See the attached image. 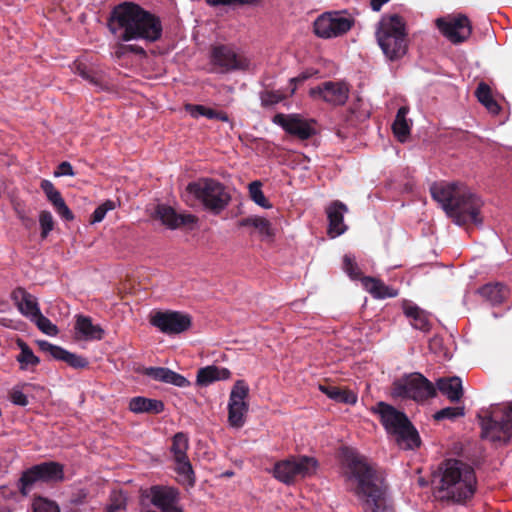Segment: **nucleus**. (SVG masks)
<instances>
[{
  "mask_svg": "<svg viewBox=\"0 0 512 512\" xmlns=\"http://www.w3.org/2000/svg\"><path fill=\"white\" fill-rule=\"evenodd\" d=\"M343 477L347 489L357 497L363 512H395L383 478L364 456L348 452Z\"/></svg>",
  "mask_w": 512,
  "mask_h": 512,
  "instance_id": "nucleus-1",
  "label": "nucleus"
},
{
  "mask_svg": "<svg viewBox=\"0 0 512 512\" xmlns=\"http://www.w3.org/2000/svg\"><path fill=\"white\" fill-rule=\"evenodd\" d=\"M110 32L120 41H158L162 36L160 19L133 2H123L113 8L108 21Z\"/></svg>",
  "mask_w": 512,
  "mask_h": 512,
  "instance_id": "nucleus-2",
  "label": "nucleus"
},
{
  "mask_svg": "<svg viewBox=\"0 0 512 512\" xmlns=\"http://www.w3.org/2000/svg\"><path fill=\"white\" fill-rule=\"evenodd\" d=\"M431 195L457 225L472 222L482 224L480 210L482 200L460 183H434L430 187Z\"/></svg>",
  "mask_w": 512,
  "mask_h": 512,
  "instance_id": "nucleus-3",
  "label": "nucleus"
},
{
  "mask_svg": "<svg viewBox=\"0 0 512 512\" xmlns=\"http://www.w3.org/2000/svg\"><path fill=\"white\" fill-rule=\"evenodd\" d=\"M436 497L442 501L463 504L470 500L477 489L474 468L459 459H446L438 467Z\"/></svg>",
  "mask_w": 512,
  "mask_h": 512,
  "instance_id": "nucleus-4",
  "label": "nucleus"
},
{
  "mask_svg": "<svg viewBox=\"0 0 512 512\" xmlns=\"http://www.w3.org/2000/svg\"><path fill=\"white\" fill-rule=\"evenodd\" d=\"M479 415L481 438L499 447L512 438V403H495Z\"/></svg>",
  "mask_w": 512,
  "mask_h": 512,
  "instance_id": "nucleus-5",
  "label": "nucleus"
},
{
  "mask_svg": "<svg viewBox=\"0 0 512 512\" xmlns=\"http://www.w3.org/2000/svg\"><path fill=\"white\" fill-rule=\"evenodd\" d=\"M376 39L384 55L391 61L402 58L408 49L405 22L398 15L383 16L376 29Z\"/></svg>",
  "mask_w": 512,
  "mask_h": 512,
  "instance_id": "nucleus-6",
  "label": "nucleus"
},
{
  "mask_svg": "<svg viewBox=\"0 0 512 512\" xmlns=\"http://www.w3.org/2000/svg\"><path fill=\"white\" fill-rule=\"evenodd\" d=\"M380 415L386 431L393 435L402 449H414L420 445V437L407 416L391 405L379 402L374 409Z\"/></svg>",
  "mask_w": 512,
  "mask_h": 512,
  "instance_id": "nucleus-7",
  "label": "nucleus"
},
{
  "mask_svg": "<svg viewBox=\"0 0 512 512\" xmlns=\"http://www.w3.org/2000/svg\"><path fill=\"white\" fill-rule=\"evenodd\" d=\"M186 195L199 201L207 210L215 214L224 210L231 199L224 185L210 178L189 183L186 187Z\"/></svg>",
  "mask_w": 512,
  "mask_h": 512,
  "instance_id": "nucleus-8",
  "label": "nucleus"
},
{
  "mask_svg": "<svg viewBox=\"0 0 512 512\" xmlns=\"http://www.w3.org/2000/svg\"><path fill=\"white\" fill-rule=\"evenodd\" d=\"M318 461L310 456H292L275 463L273 476L280 482L291 485L299 479L316 474Z\"/></svg>",
  "mask_w": 512,
  "mask_h": 512,
  "instance_id": "nucleus-9",
  "label": "nucleus"
},
{
  "mask_svg": "<svg viewBox=\"0 0 512 512\" xmlns=\"http://www.w3.org/2000/svg\"><path fill=\"white\" fill-rule=\"evenodd\" d=\"M434 385L420 373H412L393 382L391 395L394 398H409L417 402L435 396Z\"/></svg>",
  "mask_w": 512,
  "mask_h": 512,
  "instance_id": "nucleus-10",
  "label": "nucleus"
},
{
  "mask_svg": "<svg viewBox=\"0 0 512 512\" xmlns=\"http://www.w3.org/2000/svg\"><path fill=\"white\" fill-rule=\"evenodd\" d=\"M354 23V18L345 10L324 12L314 21V32L323 39L337 38L349 32Z\"/></svg>",
  "mask_w": 512,
  "mask_h": 512,
  "instance_id": "nucleus-11",
  "label": "nucleus"
},
{
  "mask_svg": "<svg viewBox=\"0 0 512 512\" xmlns=\"http://www.w3.org/2000/svg\"><path fill=\"white\" fill-rule=\"evenodd\" d=\"M249 387L244 380H237L233 385L228 401V423L232 428L240 429L246 422L249 405L246 399Z\"/></svg>",
  "mask_w": 512,
  "mask_h": 512,
  "instance_id": "nucleus-12",
  "label": "nucleus"
},
{
  "mask_svg": "<svg viewBox=\"0 0 512 512\" xmlns=\"http://www.w3.org/2000/svg\"><path fill=\"white\" fill-rule=\"evenodd\" d=\"M212 71L217 73H227L234 70H248L250 61L235 51L224 45L216 46L211 53Z\"/></svg>",
  "mask_w": 512,
  "mask_h": 512,
  "instance_id": "nucleus-13",
  "label": "nucleus"
},
{
  "mask_svg": "<svg viewBox=\"0 0 512 512\" xmlns=\"http://www.w3.org/2000/svg\"><path fill=\"white\" fill-rule=\"evenodd\" d=\"M350 88L344 81H325L309 90L315 100H322L330 105H344L349 98Z\"/></svg>",
  "mask_w": 512,
  "mask_h": 512,
  "instance_id": "nucleus-14",
  "label": "nucleus"
},
{
  "mask_svg": "<svg viewBox=\"0 0 512 512\" xmlns=\"http://www.w3.org/2000/svg\"><path fill=\"white\" fill-rule=\"evenodd\" d=\"M436 24L441 33L454 44L466 41L472 32L470 21L465 15L439 18Z\"/></svg>",
  "mask_w": 512,
  "mask_h": 512,
  "instance_id": "nucleus-15",
  "label": "nucleus"
},
{
  "mask_svg": "<svg viewBox=\"0 0 512 512\" xmlns=\"http://www.w3.org/2000/svg\"><path fill=\"white\" fill-rule=\"evenodd\" d=\"M150 323L165 334H179L190 328L191 318L176 311H159L151 317Z\"/></svg>",
  "mask_w": 512,
  "mask_h": 512,
  "instance_id": "nucleus-16",
  "label": "nucleus"
},
{
  "mask_svg": "<svg viewBox=\"0 0 512 512\" xmlns=\"http://www.w3.org/2000/svg\"><path fill=\"white\" fill-rule=\"evenodd\" d=\"M273 122L280 125L287 133L303 140L310 138L315 132L310 123L297 114H277L274 116Z\"/></svg>",
  "mask_w": 512,
  "mask_h": 512,
  "instance_id": "nucleus-17",
  "label": "nucleus"
},
{
  "mask_svg": "<svg viewBox=\"0 0 512 512\" xmlns=\"http://www.w3.org/2000/svg\"><path fill=\"white\" fill-rule=\"evenodd\" d=\"M39 348L43 351L51 355L56 360L63 361L67 363L70 367L75 369H83L86 368L89 364L88 360L78 354L67 351L66 349L53 345L48 341L40 340L37 342Z\"/></svg>",
  "mask_w": 512,
  "mask_h": 512,
  "instance_id": "nucleus-18",
  "label": "nucleus"
},
{
  "mask_svg": "<svg viewBox=\"0 0 512 512\" xmlns=\"http://www.w3.org/2000/svg\"><path fill=\"white\" fill-rule=\"evenodd\" d=\"M71 70L99 90H104L108 87L103 71L88 64L83 59L75 60L71 65Z\"/></svg>",
  "mask_w": 512,
  "mask_h": 512,
  "instance_id": "nucleus-19",
  "label": "nucleus"
},
{
  "mask_svg": "<svg viewBox=\"0 0 512 512\" xmlns=\"http://www.w3.org/2000/svg\"><path fill=\"white\" fill-rule=\"evenodd\" d=\"M347 212V206L340 201H334L327 207L328 233L332 238L340 236L347 230V226L344 223V214Z\"/></svg>",
  "mask_w": 512,
  "mask_h": 512,
  "instance_id": "nucleus-20",
  "label": "nucleus"
},
{
  "mask_svg": "<svg viewBox=\"0 0 512 512\" xmlns=\"http://www.w3.org/2000/svg\"><path fill=\"white\" fill-rule=\"evenodd\" d=\"M156 216L170 229H176L183 225H190L196 222L192 214H177L170 206L159 205L156 209Z\"/></svg>",
  "mask_w": 512,
  "mask_h": 512,
  "instance_id": "nucleus-21",
  "label": "nucleus"
},
{
  "mask_svg": "<svg viewBox=\"0 0 512 512\" xmlns=\"http://www.w3.org/2000/svg\"><path fill=\"white\" fill-rule=\"evenodd\" d=\"M76 338L85 341L101 340L104 336L103 328L92 322L88 316L78 315L75 323Z\"/></svg>",
  "mask_w": 512,
  "mask_h": 512,
  "instance_id": "nucleus-22",
  "label": "nucleus"
},
{
  "mask_svg": "<svg viewBox=\"0 0 512 512\" xmlns=\"http://www.w3.org/2000/svg\"><path fill=\"white\" fill-rule=\"evenodd\" d=\"M145 375L155 381L172 384L176 387H187L190 382L182 375L165 367H149L145 369Z\"/></svg>",
  "mask_w": 512,
  "mask_h": 512,
  "instance_id": "nucleus-23",
  "label": "nucleus"
},
{
  "mask_svg": "<svg viewBox=\"0 0 512 512\" xmlns=\"http://www.w3.org/2000/svg\"><path fill=\"white\" fill-rule=\"evenodd\" d=\"M12 298L15 301L19 311L30 320H32L40 312L37 299L30 293L26 292L24 289L18 288L14 290L12 293Z\"/></svg>",
  "mask_w": 512,
  "mask_h": 512,
  "instance_id": "nucleus-24",
  "label": "nucleus"
},
{
  "mask_svg": "<svg viewBox=\"0 0 512 512\" xmlns=\"http://www.w3.org/2000/svg\"><path fill=\"white\" fill-rule=\"evenodd\" d=\"M403 313L409 319L413 328L427 332L430 330V320L428 314L420 307L405 302L403 304Z\"/></svg>",
  "mask_w": 512,
  "mask_h": 512,
  "instance_id": "nucleus-25",
  "label": "nucleus"
},
{
  "mask_svg": "<svg viewBox=\"0 0 512 512\" xmlns=\"http://www.w3.org/2000/svg\"><path fill=\"white\" fill-rule=\"evenodd\" d=\"M363 287L375 299L392 298L398 295V291L390 286H387L381 280L374 277L361 278Z\"/></svg>",
  "mask_w": 512,
  "mask_h": 512,
  "instance_id": "nucleus-26",
  "label": "nucleus"
},
{
  "mask_svg": "<svg viewBox=\"0 0 512 512\" xmlns=\"http://www.w3.org/2000/svg\"><path fill=\"white\" fill-rule=\"evenodd\" d=\"M436 384L438 390L451 402H458L463 396L462 381L457 376L440 378Z\"/></svg>",
  "mask_w": 512,
  "mask_h": 512,
  "instance_id": "nucleus-27",
  "label": "nucleus"
},
{
  "mask_svg": "<svg viewBox=\"0 0 512 512\" xmlns=\"http://www.w3.org/2000/svg\"><path fill=\"white\" fill-rule=\"evenodd\" d=\"M230 377L231 372L227 368L210 365L199 369L197 383L202 386H208L215 381L227 380Z\"/></svg>",
  "mask_w": 512,
  "mask_h": 512,
  "instance_id": "nucleus-28",
  "label": "nucleus"
},
{
  "mask_svg": "<svg viewBox=\"0 0 512 512\" xmlns=\"http://www.w3.org/2000/svg\"><path fill=\"white\" fill-rule=\"evenodd\" d=\"M129 409L134 413L159 414L164 411V404L160 400L138 396L129 401Z\"/></svg>",
  "mask_w": 512,
  "mask_h": 512,
  "instance_id": "nucleus-29",
  "label": "nucleus"
},
{
  "mask_svg": "<svg viewBox=\"0 0 512 512\" xmlns=\"http://www.w3.org/2000/svg\"><path fill=\"white\" fill-rule=\"evenodd\" d=\"M239 227H251L255 229L263 238H270L274 235L272 225L269 220L260 216H249L238 221Z\"/></svg>",
  "mask_w": 512,
  "mask_h": 512,
  "instance_id": "nucleus-30",
  "label": "nucleus"
},
{
  "mask_svg": "<svg viewBox=\"0 0 512 512\" xmlns=\"http://www.w3.org/2000/svg\"><path fill=\"white\" fill-rule=\"evenodd\" d=\"M479 294L490 304L499 305L508 296V289L501 283L486 284L479 289Z\"/></svg>",
  "mask_w": 512,
  "mask_h": 512,
  "instance_id": "nucleus-31",
  "label": "nucleus"
},
{
  "mask_svg": "<svg viewBox=\"0 0 512 512\" xmlns=\"http://www.w3.org/2000/svg\"><path fill=\"white\" fill-rule=\"evenodd\" d=\"M17 345L20 348V353L17 355L16 360L20 365V369L34 371L36 366L40 363V359L23 340H18Z\"/></svg>",
  "mask_w": 512,
  "mask_h": 512,
  "instance_id": "nucleus-32",
  "label": "nucleus"
},
{
  "mask_svg": "<svg viewBox=\"0 0 512 512\" xmlns=\"http://www.w3.org/2000/svg\"><path fill=\"white\" fill-rule=\"evenodd\" d=\"M408 113V107H400L392 125L395 136L401 142H405L410 135V121L407 119Z\"/></svg>",
  "mask_w": 512,
  "mask_h": 512,
  "instance_id": "nucleus-33",
  "label": "nucleus"
},
{
  "mask_svg": "<svg viewBox=\"0 0 512 512\" xmlns=\"http://www.w3.org/2000/svg\"><path fill=\"white\" fill-rule=\"evenodd\" d=\"M185 109L193 118H199L203 116L208 119H217L223 122L229 121V117L225 112L216 111L204 105L188 104L185 106Z\"/></svg>",
  "mask_w": 512,
  "mask_h": 512,
  "instance_id": "nucleus-34",
  "label": "nucleus"
},
{
  "mask_svg": "<svg viewBox=\"0 0 512 512\" xmlns=\"http://www.w3.org/2000/svg\"><path fill=\"white\" fill-rule=\"evenodd\" d=\"M35 469L40 473L42 482L58 481L63 479V467L56 462H45L35 465Z\"/></svg>",
  "mask_w": 512,
  "mask_h": 512,
  "instance_id": "nucleus-35",
  "label": "nucleus"
},
{
  "mask_svg": "<svg viewBox=\"0 0 512 512\" xmlns=\"http://www.w3.org/2000/svg\"><path fill=\"white\" fill-rule=\"evenodd\" d=\"M320 390L326 394L330 399L345 404H355L357 401V395L345 389H340L335 386H323L320 385Z\"/></svg>",
  "mask_w": 512,
  "mask_h": 512,
  "instance_id": "nucleus-36",
  "label": "nucleus"
},
{
  "mask_svg": "<svg viewBox=\"0 0 512 512\" xmlns=\"http://www.w3.org/2000/svg\"><path fill=\"white\" fill-rule=\"evenodd\" d=\"M174 462L178 481L183 485L192 487L195 484V475L189 459L184 458L181 460H174Z\"/></svg>",
  "mask_w": 512,
  "mask_h": 512,
  "instance_id": "nucleus-37",
  "label": "nucleus"
},
{
  "mask_svg": "<svg viewBox=\"0 0 512 512\" xmlns=\"http://www.w3.org/2000/svg\"><path fill=\"white\" fill-rule=\"evenodd\" d=\"M475 95L479 102L482 103L489 112H491L492 114H497L499 112L500 107L497 104V102L493 99L491 89L486 83H479L475 91Z\"/></svg>",
  "mask_w": 512,
  "mask_h": 512,
  "instance_id": "nucleus-38",
  "label": "nucleus"
},
{
  "mask_svg": "<svg viewBox=\"0 0 512 512\" xmlns=\"http://www.w3.org/2000/svg\"><path fill=\"white\" fill-rule=\"evenodd\" d=\"M189 447L188 437L186 434L179 432L174 435L172 440L171 452L174 460L188 458L187 450Z\"/></svg>",
  "mask_w": 512,
  "mask_h": 512,
  "instance_id": "nucleus-39",
  "label": "nucleus"
},
{
  "mask_svg": "<svg viewBox=\"0 0 512 512\" xmlns=\"http://www.w3.org/2000/svg\"><path fill=\"white\" fill-rule=\"evenodd\" d=\"M39 481H42L41 476L40 473H38L35 469V466L24 471L18 484L20 492L23 495H27L33 488L34 484Z\"/></svg>",
  "mask_w": 512,
  "mask_h": 512,
  "instance_id": "nucleus-40",
  "label": "nucleus"
},
{
  "mask_svg": "<svg viewBox=\"0 0 512 512\" xmlns=\"http://www.w3.org/2000/svg\"><path fill=\"white\" fill-rule=\"evenodd\" d=\"M261 188L262 183L260 181L251 182L248 186L250 198L262 208L269 209L272 207V205L266 199Z\"/></svg>",
  "mask_w": 512,
  "mask_h": 512,
  "instance_id": "nucleus-41",
  "label": "nucleus"
},
{
  "mask_svg": "<svg viewBox=\"0 0 512 512\" xmlns=\"http://www.w3.org/2000/svg\"><path fill=\"white\" fill-rule=\"evenodd\" d=\"M127 497L120 490H114L109 497V503L106 506V512H119L126 509Z\"/></svg>",
  "mask_w": 512,
  "mask_h": 512,
  "instance_id": "nucleus-42",
  "label": "nucleus"
},
{
  "mask_svg": "<svg viewBox=\"0 0 512 512\" xmlns=\"http://www.w3.org/2000/svg\"><path fill=\"white\" fill-rule=\"evenodd\" d=\"M465 415V409L463 406L456 407H446L439 411H437L433 418L437 421H441L444 419L455 420L457 418L463 417Z\"/></svg>",
  "mask_w": 512,
  "mask_h": 512,
  "instance_id": "nucleus-43",
  "label": "nucleus"
},
{
  "mask_svg": "<svg viewBox=\"0 0 512 512\" xmlns=\"http://www.w3.org/2000/svg\"><path fill=\"white\" fill-rule=\"evenodd\" d=\"M36 324L39 330L49 336H56L58 334V328L53 324L47 317L39 312L32 320Z\"/></svg>",
  "mask_w": 512,
  "mask_h": 512,
  "instance_id": "nucleus-44",
  "label": "nucleus"
},
{
  "mask_svg": "<svg viewBox=\"0 0 512 512\" xmlns=\"http://www.w3.org/2000/svg\"><path fill=\"white\" fill-rule=\"evenodd\" d=\"M41 189L45 193L48 200L52 203L53 206L57 205L60 201L63 200L60 192L54 187L53 183L49 180H42Z\"/></svg>",
  "mask_w": 512,
  "mask_h": 512,
  "instance_id": "nucleus-45",
  "label": "nucleus"
},
{
  "mask_svg": "<svg viewBox=\"0 0 512 512\" xmlns=\"http://www.w3.org/2000/svg\"><path fill=\"white\" fill-rule=\"evenodd\" d=\"M41 237L46 238L54 228V219L49 211H41L39 214Z\"/></svg>",
  "mask_w": 512,
  "mask_h": 512,
  "instance_id": "nucleus-46",
  "label": "nucleus"
},
{
  "mask_svg": "<svg viewBox=\"0 0 512 512\" xmlns=\"http://www.w3.org/2000/svg\"><path fill=\"white\" fill-rule=\"evenodd\" d=\"M115 207L116 206L113 201L106 200L104 203H102L94 210L91 218V223L94 224L101 222L105 218L107 212L115 209Z\"/></svg>",
  "mask_w": 512,
  "mask_h": 512,
  "instance_id": "nucleus-47",
  "label": "nucleus"
},
{
  "mask_svg": "<svg viewBox=\"0 0 512 512\" xmlns=\"http://www.w3.org/2000/svg\"><path fill=\"white\" fill-rule=\"evenodd\" d=\"M343 269L352 279H357L361 275L360 269L358 268L355 259L350 255L344 256Z\"/></svg>",
  "mask_w": 512,
  "mask_h": 512,
  "instance_id": "nucleus-48",
  "label": "nucleus"
},
{
  "mask_svg": "<svg viewBox=\"0 0 512 512\" xmlns=\"http://www.w3.org/2000/svg\"><path fill=\"white\" fill-rule=\"evenodd\" d=\"M33 508L34 512H60L56 503L44 498L36 499L34 501Z\"/></svg>",
  "mask_w": 512,
  "mask_h": 512,
  "instance_id": "nucleus-49",
  "label": "nucleus"
},
{
  "mask_svg": "<svg viewBox=\"0 0 512 512\" xmlns=\"http://www.w3.org/2000/svg\"><path fill=\"white\" fill-rule=\"evenodd\" d=\"M126 52H132L139 55H144L145 50L138 46V45H119L117 49L115 50V55L120 58L122 57Z\"/></svg>",
  "mask_w": 512,
  "mask_h": 512,
  "instance_id": "nucleus-50",
  "label": "nucleus"
},
{
  "mask_svg": "<svg viewBox=\"0 0 512 512\" xmlns=\"http://www.w3.org/2000/svg\"><path fill=\"white\" fill-rule=\"evenodd\" d=\"M57 213L65 220L71 221L74 219V215L69 207L66 205L64 199L54 206Z\"/></svg>",
  "mask_w": 512,
  "mask_h": 512,
  "instance_id": "nucleus-51",
  "label": "nucleus"
},
{
  "mask_svg": "<svg viewBox=\"0 0 512 512\" xmlns=\"http://www.w3.org/2000/svg\"><path fill=\"white\" fill-rule=\"evenodd\" d=\"M259 0H206L211 6L232 5V4H255Z\"/></svg>",
  "mask_w": 512,
  "mask_h": 512,
  "instance_id": "nucleus-52",
  "label": "nucleus"
},
{
  "mask_svg": "<svg viewBox=\"0 0 512 512\" xmlns=\"http://www.w3.org/2000/svg\"><path fill=\"white\" fill-rule=\"evenodd\" d=\"M74 170L72 165L69 162H62L56 171H54L55 177H61V176H74Z\"/></svg>",
  "mask_w": 512,
  "mask_h": 512,
  "instance_id": "nucleus-53",
  "label": "nucleus"
},
{
  "mask_svg": "<svg viewBox=\"0 0 512 512\" xmlns=\"http://www.w3.org/2000/svg\"><path fill=\"white\" fill-rule=\"evenodd\" d=\"M261 100L263 105H273L279 103L282 97L274 92H266L262 94Z\"/></svg>",
  "mask_w": 512,
  "mask_h": 512,
  "instance_id": "nucleus-54",
  "label": "nucleus"
},
{
  "mask_svg": "<svg viewBox=\"0 0 512 512\" xmlns=\"http://www.w3.org/2000/svg\"><path fill=\"white\" fill-rule=\"evenodd\" d=\"M11 401L20 406H26L28 404L27 396L21 390H13L11 393Z\"/></svg>",
  "mask_w": 512,
  "mask_h": 512,
  "instance_id": "nucleus-55",
  "label": "nucleus"
},
{
  "mask_svg": "<svg viewBox=\"0 0 512 512\" xmlns=\"http://www.w3.org/2000/svg\"><path fill=\"white\" fill-rule=\"evenodd\" d=\"M296 81H299V78H292L291 79V82H296Z\"/></svg>",
  "mask_w": 512,
  "mask_h": 512,
  "instance_id": "nucleus-56",
  "label": "nucleus"
}]
</instances>
